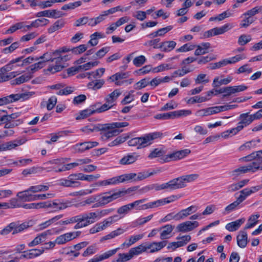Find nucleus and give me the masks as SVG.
I'll use <instances>...</instances> for the list:
<instances>
[{"mask_svg": "<svg viewBox=\"0 0 262 262\" xmlns=\"http://www.w3.org/2000/svg\"><path fill=\"white\" fill-rule=\"evenodd\" d=\"M161 136L162 134L158 132L150 133L142 137L131 139L128 141V144L130 146H136L138 149H140L150 145L154 140Z\"/></svg>", "mask_w": 262, "mask_h": 262, "instance_id": "nucleus-4", "label": "nucleus"}, {"mask_svg": "<svg viewBox=\"0 0 262 262\" xmlns=\"http://www.w3.org/2000/svg\"><path fill=\"white\" fill-rule=\"evenodd\" d=\"M65 161L63 159H56L50 160L46 163L47 165H51L52 166L47 167V171H49V170L51 169L52 167H55L56 169L61 168L62 164L64 163Z\"/></svg>", "mask_w": 262, "mask_h": 262, "instance_id": "nucleus-39", "label": "nucleus"}, {"mask_svg": "<svg viewBox=\"0 0 262 262\" xmlns=\"http://www.w3.org/2000/svg\"><path fill=\"white\" fill-rule=\"evenodd\" d=\"M245 218L237 220L234 222H230L226 225V229L230 232L237 230L245 222Z\"/></svg>", "mask_w": 262, "mask_h": 262, "instance_id": "nucleus-28", "label": "nucleus"}, {"mask_svg": "<svg viewBox=\"0 0 262 262\" xmlns=\"http://www.w3.org/2000/svg\"><path fill=\"white\" fill-rule=\"evenodd\" d=\"M129 17L124 16L119 18L116 22L111 23L109 26L106 29V33L110 34L115 31L117 28L127 23L129 20Z\"/></svg>", "mask_w": 262, "mask_h": 262, "instance_id": "nucleus-16", "label": "nucleus"}, {"mask_svg": "<svg viewBox=\"0 0 262 262\" xmlns=\"http://www.w3.org/2000/svg\"><path fill=\"white\" fill-rule=\"evenodd\" d=\"M63 16L61 12L55 9L45 10L35 14L36 17H47L49 18H58Z\"/></svg>", "mask_w": 262, "mask_h": 262, "instance_id": "nucleus-14", "label": "nucleus"}, {"mask_svg": "<svg viewBox=\"0 0 262 262\" xmlns=\"http://www.w3.org/2000/svg\"><path fill=\"white\" fill-rule=\"evenodd\" d=\"M19 47V43L17 41L12 42L10 45L1 50V52L4 54H9L13 53Z\"/></svg>", "mask_w": 262, "mask_h": 262, "instance_id": "nucleus-48", "label": "nucleus"}, {"mask_svg": "<svg viewBox=\"0 0 262 262\" xmlns=\"http://www.w3.org/2000/svg\"><path fill=\"white\" fill-rule=\"evenodd\" d=\"M232 26L229 24H226L220 28H214V35L222 34L230 30Z\"/></svg>", "mask_w": 262, "mask_h": 262, "instance_id": "nucleus-62", "label": "nucleus"}, {"mask_svg": "<svg viewBox=\"0 0 262 262\" xmlns=\"http://www.w3.org/2000/svg\"><path fill=\"white\" fill-rule=\"evenodd\" d=\"M166 245V241L159 242H152L149 244H145L146 251L150 250V253H154L160 251Z\"/></svg>", "mask_w": 262, "mask_h": 262, "instance_id": "nucleus-21", "label": "nucleus"}, {"mask_svg": "<svg viewBox=\"0 0 262 262\" xmlns=\"http://www.w3.org/2000/svg\"><path fill=\"white\" fill-rule=\"evenodd\" d=\"M127 179V176H126V174H122L119 176L112 178L111 179L101 181L98 182L92 185V186H103L111 185H116L120 183L126 182Z\"/></svg>", "mask_w": 262, "mask_h": 262, "instance_id": "nucleus-9", "label": "nucleus"}, {"mask_svg": "<svg viewBox=\"0 0 262 262\" xmlns=\"http://www.w3.org/2000/svg\"><path fill=\"white\" fill-rule=\"evenodd\" d=\"M38 60L39 61L37 62L32 64L28 68V71H30L31 74L46 66V64L44 61H42L41 60Z\"/></svg>", "mask_w": 262, "mask_h": 262, "instance_id": "nucleus-56", "label": "nucleus"}, {"mask_svg": "<svg viewBox=\"0 0 262 262\" xmlns=\"http://www.w3.org/2000/svg\"><path fill=\"white\" fill-rule=\"evenodd\" d=\"M152 217H153L152 214H150L146 217H139L133 222L134 227H136L138 226H142V225H144L145 224H146V223L150 221L152 219Z\"/></svg>", "mask_w": 262, "mask_h": 262, "instance_id": "nucleus-44", "label": "nucleus"}, {"mask_svg": "<svg viewBox=\"0 0 262 262\" xmlns=\"http://www.w3.org/2000/svg\"><path fill=\"white\" fill-rule=\"evenodd\" d=\"M18 198L24 202L33 201L34 194H32L29 188L27 189L18 192L16 195Z\"/></svg>", "mask_w": 262, "mask_h": 262, "instance_id": "nucleus-27", "label": "nucleus"}, {"mask_svg": "<svg viewBox=\"0 0 262 262\" xmlns=\"http://www.w3.org/2000/svg\"><path fill=\"white\" fill-rule=\"evenodd\" d=\"M64 21L63 20H57L48 29V33L51 34L60 29L64 26Z\"/></svg>", "mask_w": 262, "mask_h": 262, "instance_id": "nucleus-42", "label": "nucleus"}, {"mask_svg": "<svg viewBox=\"0 0 262 262\" xmlns=\"http://www.w3.org/2000/svg\"><path fill=\"white\" fill-rule=\"evenodd\" d=\"M81 232L80 231H74L67 232L61 234L56 237L55 242L58 245H63L71 241L73 239L78 237Z\"/></svg>", "mask_w": 262, "mask_h": 262, "instance_id": "nucleus-10", "label": "nucleus"}, {"mask_svg": "<svg viewBox=\"0 0 262 262\" xmlns=\"http://www.w3.org/2000/svg\"><path fill=\"white\" fill-rule=\"evenodd\" d=\"M24 143V142L21 140H16L4 143L5 151L15 149L17 146L22 145Z\"/></svg>", "mask_w": 262, "mask_h": 262, "instance_id": "nucleus-37", "label": "nucleus"}, {"mask_svg": "<svg viewBox=\"0 0 262 262\" xmlns=\"http://www.w3.org/2000/svg\"><path fill=\"white\" fill-rule=\"evenodd\" d=\"M21 57H17L11 60L8 64L0 68V83L15 78L20 73L18 71L9 72L16 67L15 64L21 60Z\"/></svg>", "mask_w": 262, "mask_h": 262, "instance_id": "nucleus-2", "label": "nucleus"}, {"mask_svg": "<svg viewBox=\"0 0 262 262\" xmlns=\"http://www.w3.org/2000/svg\"><path fill=\"white\" fill-rule=\"evenodd\" d=\"M260 141L259 139H257L256 140H251L246 142L245 144L240 146L239 150L242 151L254 148L257 146V144L259 143Z\"/></svg>", "mask_w": 262, "mask_h": 262, "instance_id": "nucleus-45", "label": "nucleus"}, {"mask_svg": "<svg viewBox=\"0 0 262 262\" xmlns=\"http://www.w3.org/2000/svg\"><path fill=\"white\" fill-rule=\"evenodd\" d=\"M70 50V48L63 47L53 52H47L40 57L35 58V60H41L46 64L48 61L55 62V64L50 65L47 69L48 71L55 73L61 71L64 68V62L71 58L70 55H63Z\"/></svg>", "mask_w": 262, "mask_h": 262, "instance_id": "nucleus-1", "label": "nucleus"}, {"mask_svg": "<svg viewBox=\"0 0 262 262\" xmlns=\"http://www.w3.org/2000/svg\"><path fill=\"white\" fill-rule=\"evenodd\" d=\"M78 180H79L78 173L71 174L67 179L60 180V185L64 187H79L80 183Z\"/></svg>", "mask_w": 262, "mask_h": 262, "instance_id": "nucleus-12", "label": "nucleus"}, {"mask_svg": "<svg viewBox=\"0 0 262 262\" xmlns=\"http://www.w3.org/2000/svg\"><path fill=\"white\" fill-rule=\"evenodd\" d=\"M119 219L118 218V215H114L105 219L102 222H100V224L104 230L105 228L109 227L111 225L117 221Z\"/></svg>", "mask_w": 262, "mask_h": 262, "instance_id": "nucleus-52", "label": "nucleus"}, {"mask_svg": "<svg viewBox=\"0 0 262 262\" xmlns=\"http://www.w3.org/2000/svg\"><path fill=\"white\" fill-rule=\"evenodd\" d=\"M13 234H17L18 233L24 231L25 229L28 228L29 226L28 224L26 223L22 224H17L16 223L13 222Z\"/></svg>", "mask_w": 262, "mask_h": 262, "instance_id": "nucleus-55", "label": "nucleus"}, {"mask_svg": "<svg viewBox=\"0 0 262 262\" xmlns=\"http://www.w3.org/2000/svg\"><path fill=\"white\" fill-rule=\"evenodd\" d=\"M218 113V110L216 108V106H213L205 109H203L198 111L197 112L199 115H202L203 116H209L217 114Z\"/></svg>", "mask_w": 262, "mask_h": 262, "instance_id": "nucleus-43", "label": "nucleus"}, {"mask_svg": "<svg viewBox=\"0 0 262 262\" xmlns=\"http://www.w3.org/2000/svg\"><path fill=\"white\" fill-rule=\"evenodd\" d=\"M209 99L210 98H207V97L196 96L191 97L187 100V99H185V100L186 101L187 104H194L195 103H202L205 102Z\"/></svg>", "mask_w": 262, "mask_h": 262, "instance_id": "nucleus-47", "label": "nucleus"}, {"mask_svg": "<svg viewBox=\"0 0 262 262\" xmlns=\"http://www.w3.org/2000/svg\"><path fill=\"white\" fill-rule=\"evenodd\" d=\"M180 116V111H176L166 113L158 114L155 116L157 119L167 120L174 119Z\"/></svg>", "mask_w": 262, "mask_h": 262, "instance_id": "nucleus-25", "label": "nucleus"}, {"mask_svg": "<svg viewBox=\"0 0 262 262\" xmlns=\"http://www.w3.org/2000/svg\"><path fill=\"white\" fill-rule=\"evenodd\" d=\"M176 45V42L173 40L165 41L161 43L159 48L163 52H168L172 50Z\"/></svg>", "mask_w": 262, "mask_h": 262, "instance_id": "nucleus-35", "label": "nucleus"}, {"mask_svg": "<svg viewBox=\"0 0 262 262\" xmlns=\"http://www.w3.org/2000/svg\"><path fill=\"white\" fill-rule=\"evenodd\" d=\"M155 173L154 172L142 171L138 173H129L126 174L127 176V181L134 180L135 181H142L147 178L153 175Z\"/></svg>", "mask_w": 262, "mask_h": 262, "instance_id": "nucleus-17", "label": "nucleus"}, {"mask_svg": "<svg viewBox=\"0 0 262 262\" xmlns=\"http://www.w3.org/2000/svg\"><path fill=\"white\" fill-rule=\"evenodd\" d=\"M232 80V78L230 77L219 80V77H215L213 81L212 86L213 87L219 86L222 84H227Z\"/></svg>", "mask_w": 262, "mask_h": 262, "instance_id": "nucleus-64", "label": "nucleus"}, {"mask_svg": "<svg viewBox=\"0 0 262 262\" xmlns=\"http://www.w3.org/2000/svg\"><path fill=\"white\" fill-rule=\"evenodd\" d=\"M103 35L100 32H95L90 36V40L88 43L92 46H95L98 43V38H103Z\"/></svg>", "mask_w": 262, "mask_h": 262, "instance_id": "nucleus-58", "label": "nucleus"}, {"mask_svg": "<svg viewBox=\"0 0 262 262\" xmlns=\"http://www.w3.org/2000/svg\"><path fill=\"white\" fill-rule=\"evenodd\" d=\"M104 84V80L99 79L89 82L88 84V86L89 89L95 90L100 89Z\"/></svg>", "mask_w": 262, "mask_h": 262, "instance_id": "nucleus-57", "label": "nucleus"}, {"mask_svg": "<svg viewBox=\"0 0 262 262\" xmlns=\"http://www.w3.org/2000/svg\"><path fill=\"white\" fill-rule=\"evenodd\" d=\"M52 234V232L50 230H48L39 234L34 238L31 242L28 244L29 247H33L37 246L42 242H44L47 237Z\"/></svg>", "mask_w": 262, "mask_h": 262, "instance_id": "nucleus-19", "label": "nucleus"}, {"mask_svg": "<svg viewBox=\"0 0 262 262\" xmlns=\"http://www.w3.org/2000/svg\"><path fill=\"white\" fill-rule=\"evenodd\" d=\"M97 195H92L86 198L84 201L80 202L78 205L81 207H84L86 205H90L95 202H97Z\"/></svg>", "mask_w": 262, "mask_h": 262, "instance_id": "nucleus-63", "label": "nucleus"}, {"mask_svg": "<svg viewBox=\"0 0 262 262\" xmlns=\"http://www.w3.org/2000/svg\"><path fill=\"white\" fill-rule=\"evenodd\" d=\"M238 246L242 248L246 247L248 243V236L247 232L245 230L241 231L236 237Z\"/></svg>", "mask_w": 262, "mask_h": 262, "instance_id": "nucleus-31", "label": "nucleus"}, {"mask_svg": "<svg viewBox=\"0 0 262 262\" xmlns=\"http://www.w3.org/2000/svg\"><path fill=\"white\" fill-rule=\"evenodd\" d=\"M80 221L79 215L78 214L67 218L64 220H61L59 222V224L60 226H65L76 223L74 227V229L76 230L81 228V225H80Z\"/></svg>", "mask_w": 262, "mask_h": 262, "instance_id": "nucleus-18", "label": "nucleus"}, {"mask_svg": "<svg viewBox=\"0 0 262 262\" xmlns=\"http://www.w3.org/2000/svg\"><path fill=\"white\" fill-rule=\"evenodd\" d=\"M96 105L91 106L90 108L81 111L79 114L76 116V120L83 119L95 113V107Z\"/></svg>", "mask_w": 262, "mask_h": 262, "instance_id": "nucleus-33", "label": "nucleus"}, {"mask_svg": "<svg viewBox=\"0 0 262 262\" xmlns=\"http://www.w3.org/2000/svg\"><path fill=\"white\" fill-rule=\"evenodd\" d=\"M126 231V229H123L122 227H119L116 230L111 231L107 235L101 237L100 239V242L102 243L105 241L111 240L112 239L115 238L116 237L124 234Z\"/></svg>", "mask_w": 262, "mask_h": 262, "instance_id": "nucleus-20", "label": "nucleus"}, {"mask_svg": "<svg viewBox=\"0 0 262 262\" xmlns=\"http://www.w3.org/2000/svg\"><path fill=\"white\" fill-rule=\"evenodd\" d=\"M146 201V199H141L134 201L133 203H129L131 209L135 208L137 210H142L148 209V208H146L148 205V203L145 204H142Z\"/></svg>", "mask_w": 262, "mask_h": 262, "instance_id": "nucleus-36", "label": "nucleus"}, {"mask_svg": "<svg viewBox=\"0 0 262 262\" xmlns=\"http://www.w3.org/2000/svg\"><path fill=\"white\" fill-rule=\"evenodd\" d=\"M239 120L240 121L238 123L237 126L235 127L234 130L237 131L241 130L244 127L251 124L254 120L251 115L249 113H243L239 115Z\"/></svg>", "mask_w": 262, "mask_h": 262, "instance_id": "nucleus-13", "label": "nucleus"}, {"mask_svg": "<svg viewBox=\"0 0 262 262\" xmlns=\"http://www.w3.org/2000/svg\"><path fill=\"white\" fill-rule=\"evenodd\" d=\"M24 27L25 25L24 22H19L16 23L11 26L8 29L4 32L3 34L5 35L13 34L17 30L24 28Z\"/></svg>", "mask_w": 262, "mask_h": 262, "instance_id": "nucleus-46", "label": "nucleus"}, {"mask_svg": "<svg viewBox=\"0 0 262 262\" xmlns=\"http://www.w3.org/2000/svg\"><path fill=\"white\" fill-rule=\"evenodd\" d=\"M98 251V248L95 244H93L88 247L82 253L83 257H88L94 254Z\"/></svg>", "mask_w": 262, "mask_h": 262, "instance_id": "nucleus-60", "label": "nucleus"}, {"mask_svg": "<svg viewBox=\"0 0 262 262\" xmlns=\"http://www.w3.org/2000/svg\"><path fill=\"white\" fill-rule=\"evenodd\" d=\"M259 215H251L249 220L248 222L245 227V230L250 229L254 227L258 222L257 219L259 218Z\"/></svg>", "mask_w": 262, "mask_h": 262, "instance_id": "nucleus-59", "label": "nucleus"}, {"mask_svg": "<svg viewBox=\"0 0 262 262\" xmlns=\"http://www.w3.org/2000/svg\"><path fill=\"white\" fill-rule=\"evenodd\" d=\"M75 167H76L75 163V162H73L72 163L64 165L62 166H61V168H59L58 169H56L55 167H52V169L49 170V171H54L56 172H59L67 170H70Z\"/></svg>", "mask_w": 262, "mask_h": 262, "instance_id": "nucleus-50", "label": "nucleus"}, {"mask_svg": "<svg viewBox=\"0 0 262 262\" xmlns=\"http://www.w3.org/2000/svg\"><path fill=\"white\" fill-rule=\"evenodd\" d=\"M259 189L258 186L252 187L250 188H245L240 191V195L237 198L238 200L242 203L247 196L252 193L256 192Z\"/></svg>", "mask_w": 262, "mask_h": 262, "instance_id": "nucleus-26", "label": "nucleus"}, {"mask_svg": "<svg viewBox=\"0 0 262 262\" xmlns=\"http://www.w3.org/2000/svg\"><path fill=\"white\" fill-rule=\"evenodd\" d=\"M199 226L197 221H187L181 223V232H187L192 231Z\"/></svg>", "mask_w": 262, "mask_h": 262, "instance_id": "nucleus-23", "label": "nucleus"}, {"mask_svg": "<svg viewBox=\"0 0 262 262\" xmlns=\"http://www.w3.org/2000/svg\"><path fill=\"white\" fill-rule=\"evenodd\" d=\"M32 77L31 73L29 71V73L22 75L18 78H15L11 81L13 85H19L27 81H28Z\"/></svg>", "mask_w": 262, "mask_h": 262, "instance_id": "nucleus-34", "label": "nucleus"}, {"mask_svg": "<svg viewBox=\"0 0 262 262\" xmlns=\"http://www.w3.org/2000/svg\"><path fill=\"white\" fill-rule=\"evenodd\" d=\"M119 249V248L108 250L102 254L96 255L94 257L96 261L100 262L105 259H108L115 255Z\"/></svg>", "mask_w": 262, "mask_h": 262, "instance_id": "nucleus-29", "label": "nucleus"}, {"mask_svg": "<svg viewBox=\"0 0 262 262\" xmlns=\"http://www.w3.org/2000/svg\"><path fill=\"white\" fill-rule=\"evenodd\" d=\"M148 85L151 86V80L149 78H145L136 83L134 88L136 90H141Z\"/></svg>", "mask_w": 262, "mask_h": 262, "instance_id": "nucleus-53", "label": "nucleus"}, {"mask_svg": "<svg viewBox=\"0 0 262 262\" xmlns=\"http://www.w3.org/2000/svg\"><path fill=\"white\" fill-rule=\"evenodd\" d=\"M81 228L95 223L99 220L97 211L79 214Z\"/></svg>", "mask_w": 262, "mask_h": 262, "instance_id": "nucleus-8", "label": "nucleus"}, {"mask_svg": "<svg viewBox=\"0 0 262 262\" xmlns=\"http://www.w3.org/2000/svg\"><path fill=\"white\" fill-rule=\"evenodd\" d=\"M20 114L19 113H15L11 115H3L0 118V124L3 121H16L15 119L19 117Z\"/></svg>", "mask_w": 262, "mask_h": 262, "instance_id": "nucleus-54", "label": "nucleus"}, {"mask_svg": "<svg viewBox=\"0 0 262 262\" xmlns=\"http://www.w3.org/2000/svg\"><path fill=\"white\" fill-rule=\"evenodd\" d=\"M180 180L179 178L173 179L167 183H163L162 184H155L148 187L149 189H154L158 191L163 189H166L168 190H172L179 188L180 187Z\"/></svg>", "mask_w": 262, "mask_h": 262, "instance_id": "nucleus-7", "label": "nucleus"}, {"mask_svg": "<svg viewBox=\"0 0 262 262\" xmlns=\"http://www.w3.org/2000/svg\"><path fill=\"white\" fill-rule=\"evenodd\" d=\"M79 180L86 181L88 182H93L98 179L100 177V174L97 173L96 174H84L82 173H78Z\"/></svg>", "mask_w": 262, "mask_h": 262, "instance_id": "nucleus-38", "label": "nucleus"}, {"mask_svg": "<svg viewBox=\"0 0 262 262\" xmlns=\"http://www.w3.org/2000/svg\"><path fill=\"white\" fill-rule=\"evenodd\" d=\"M139 156L136 154H128L123 158L120 161L119 163L122 165H129L135 163L139 158Z\"/></svg>", "mask_w": 262, "mask_h": 262, "instance_id": "nucleus-24", "label": "nucleus"}, {"mask_svg": "<svg viewBox=\"0 0 262 262\" xmlns=\"http://www.w3.org/2000/svg\"><path fill=\"white\" fill-rule=\"evenodd\" d=\"M130 254L132 257L134 256L138 255L142 253L146 252L145 244H141L129 249Z\"/></svg>", "mask_w": 262, "mask_h": 262, "instance_id": "nucleus-40", "label": "nucleus"}, {"mask_svg": "<svg viewBox=\"0 0 262 262\" xmlns=\"http://www.w3.org/2000/svg\"><path fill=\"white\" fill-rule=\"evenodd\" d=\"M126 77V74L124 73H117L107 79L111 82H114L116 85H121L124 83L123 80Z\"/></svg>", "mask_w": 262, "mask_h": 262, "instance_id": "nucleus-22", "label": "nucleus"}, {"mask_svg": "<svg viewBox=\"0 0 262 262\" xmlns=\"http://www.w3.org/2000/svg\"><path fill=\"white\" fill-rule=\"evenodd\" d=\"M133 190V189L130 188L124 191H119L114 193H111V192H107L99 195H97V203H96L93 206V207H98L104 206L112 202L114 200H116L122 196H123L127 193H129Z\"/></svg>", "mask_w": 262, "mask_h": 262, "instance_id": "nucleus-3", "label": "nucleus"}, {"mask_svg": "<svg viewBox=\"0 0 262 262\" xmlns=\"http://www.w3.org/2000/svg\"><path fill=\"white\" fill-rule=\"evenodd\" d=\"M128 125V123L127 122H113L104 124L102 128L103 130L101 133L102 139L106 140L112 137L118 135L120 132L117 128L126 127Z\"/></svg>", "mask_w": 262, "mask_h": 262, "instance_id": "nucleus-5", "label": "nucleus"}, {"mask_svg": "<svg viewBox=\"0 0 262 262\" xmlns=\"http://www.w3.org/2000/svg\"><path fill=\"white\" fill-rule=\"evenodd\" d=\"M170 80V78L169 76H165L163 78H154L151 80V86L155 88L161 83L169 82Z\"/></svg>", "mask_w": 262, "mask_h": 262, "instance_id": "nucleus-49", "label": "nucleus"}, {"mask_svg": "<svg viewBox=\"0 0 262 262\" xmlns=\"http://www.w3.org/2000/svg\"><path fill=\"white\" fill-rule=\"evenodd\" d=\"M173 227L171 225H166L162 227L159 229L160 232V238L162 239L168 238L170 236Z\"/></svg>", "mask_w": 262, "mask_h": 262, "instance_id": "nucleus-32", "label": "nucleus"}, {"mask_svg": "<svg viewBox=\"0 0 262 262\" xmlns=\"http://www.w3.org/2000/svg\"><path fill=\"white\" fill-rule=\"evenodd\" d=\"M63 216L62 214L58 215L56 216H54L53 217L49 219V220L39 224V227L40 229H44L53 223L56 222L58 220H59L60 219H61Z\"/></svg>", "mask_w": 262, "mask_h": 262, "instance_id": "nucleus-41", "label": "nucleus"}, {"mask_svg": "<svg viewBox=\"0 0 262 262\" xmlns=\"http://www.w3.org/2000/svg\"><path fill=\"white\" fill-rule=\"evenodd\" d=\"M143 237V234L133 235L132 236H130L125 242L122 243L121 246L123 247H129L132 245L135 244L138 241L142 239Z\"/></svg>", "mask_w": 262, "mask_h": 262, "instance_id": "nucleus-30", "label": "nucleus"}, {"mask_svg": "<svg viewBox=\"0 0 262 262\" xmlns=\"http://www.w3.org/2000/svg\"><path fill=\"white\" fill-rule=\"evenodd\" d=\"M28 188L29 190L33 194L34 193L47 191L49 189V186L48 185H38L30 186Z\"/></svg>", "mask_w": 262, "mask_h": 262, "instance_id": "nucleus-51", "label": "nucleus"}, {"mask_svg": "<svg viewBox=\"0 0 262 262\" xmlns=\"http://www.w3.org/2000/svg\"><path fill=\"white\" fill-rule=\"evenodd\" d=\"M241 203L240 200L237 198L236 201L226 207L224 213L225 214H228L235 210Z\"/></svg>", "mask_w": 262, "mask_h": 262, "instance_id": "nucleus-61", "label": "nucleus"}, {"mask_svg": "<svg viewBox=\"0 0 262 262\" xmlns=\"http://www.w3.org/2000/svg\"><path fill=\"white\" fill-rule=\"evenodd\" d=\"M72 203L69 200L56 199L48 201V209L52 212H56L72 207Z\"/></svg>", "mask_w": 262, "mask_h": 262, "instance_id": "nucleus-6", "label": "nucleus"}, {"mask_svg": "<svg viewBox=\"0 0 262 262\" xmlns=\"http://www.w3.org/2000/svg\"><path fill=\"white\" fill-rule=\"evenodd\" d=\"M176 197L172 195L164 199L148 203L146 208L148 209L159 207L167 204L170 203L176 200Z\"/></svg>", "mask_w": 262, "mask_h": 262, "instance_id": "nucleus-15", "label": "nucleus"}, {"mask_svg": "<svg viewBox=\"0 0 262 262\" xmlns=\"http://www.w3.org/2000/svg\"><path fill=\"white\" fill-rule=\"evenodd\" d=\"M44 253V248L40 249H31L23 252L20 256V259L26 260L34 259L40 256Z\"/></svg>", "mask_w": 262, "mask_h": 262, "instance_id": "nucleus-11", "label": "nucleus"}]
</instances>
